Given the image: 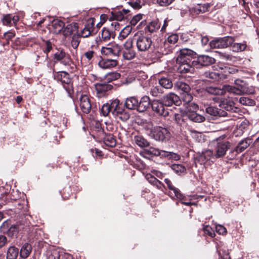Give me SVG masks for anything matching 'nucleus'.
<instances>
[{
  "mask_svg": "<svg viewBox=\"0 0 259 259\" xmlns=\"http://www.w3.org/2000/svg\"><path fill=\"white\" fill-rule=\"evenodd\" d=\"M149 136L156 141L165 142L170 139L171 134L167 128L156 126L151 130Z\"/></svg>",
  "mask_w": 259,
  "mask_h": 259,
  "instance_id": "nucleus-1",
  "label": "nucleus"
},
{
  "mask_svg": "<svg viewBox=\"0 0 259 259\" xmlns=\"http://www.w3.org/2000/svg\"><path fill=\"white\" fill-rule=\"evenodd\" d=\"M111 113L117 116L122 121H126L130 117V115L122 107V105L120 104L119 100L115 99L110 101L109 103Z\"/></svg>",
  "mask_w": 259,
  "mask_h": 259,
  "instance_id": "nucleus-2",
  "label": "nucleus"
},
{
  "mask_svg": "<svg viewBox=\"0 0 259 259\" xmlns=\"http://www.w3.org/2000/svg\"><path fill=\"white\" fill-rule=\"evenodd\" d=\"M136 44L139 52H145L148 51L152 46V41L150 37L142 34L135 35Z\"/></svg>",
  "mask_w": 259,
  "mask_h": 259,
  "instance_id": "nucleus-3",
  "label": "nucleus"
},
{
  "mask_svg": "<svg viewBox=\"0 0 259 259\" xmlns=\"http://www.w3.org/2000/svg\"><path fill=\"white\" fill-rule=\"evenodd\" d=\"M220 108L210 106L205 109L206 113L212 117L227 116V101L224 100L219 104Z\"/></svg>",
  "mask_w": 259,
  "mask_h": 259,
  "instance_id": "nucleus-4",
  "label": "nucleus"
},
{
  "mask_svg": "<svg viewBox=\"0 0 259 259\" xmlns=\"http://www.w3.org/2000/svg\"><path fill=\"white\" fill-rule=\"evenodd\" d=\"M55 78L61 82L66 91L70 94L72 90V85L69 74L65 71L59 72L55 75Z\"/></svg>",
  "mask_w": 259,
  "mask_h": 259,
  "instance_id": "nucleus-5",
  "label": "nucleus"
},
{
  "mask_svg": "<svg viewBox=\"0 0 259 259\" xmlns=\"http://www.w3.org/2000/svg\"><path fill=\"white\" fill-rule=\"evenodd\" d=\"M120 52V46L116 44H108L106 47H102L101 50V54L107 56L118 57Z\"/></svg>",
  "mask_w": 259,
  "mask_h": 259,
  "instance_id": "nucleus-6",
  "label": "nucleus"
},
{
  "mask_svg": "<svg viewBox=\"0 0 259 259\" xmlns=\"http://www.w3.org/2000/svg\"><path fill=\"white\" fill-rule=\"evenodd\" d=\"M152 110L160 116L165 117L168 115V110L162 100H154L151 103Z\"/></svg>",
  "mask_w": 259,
  "mask_h": 259,
  "instance_id": "nucleus-7",
  "label": "nucleus"
},
{
  "mask_svg": "<svg viewBox=\"0 0 259 259\" xmlns=\"http://www.w3.org/2000/svg\"><path fill=\"white\" fill-rule=\"evenodd\" d=\"M215 62V59L207 55H200L197 59L192 61V64L195 67L199 68L202 66H207Z\"/></svg>",
  "mask_w": 259,
  "mask_h": 259,
  "instance_id": "nucleus-8",
  "label": "nucleus"
},
{
  "mask_svg": "<svg viewBox=\"0 0 259 259\" xmlns=\"http://www.w3.org/2000/svg\"><path fill=\"white\" fill-rule=\"evenodd\" d=\"M195 56L196 53L193 50L188 48H183L180 50L176 61H179L181 63L184 61L188 62L193 61L192 59L194 58Z\"/></svg>",
  "mask_w": 259,
  "mask_h": 259,
  "instance_id": "nucleus-9",
  "label": "nucleus"
},
{
  "mask_svg": "<svg viewBox=\"0 0 259 259\" xmlns=\"http://www.w3.org/2000/svg\"><path fill=\"white\" fill-rule=\"evenodd\" d=\"M218 146L215 155L217 158L224 156L227 150V139L225 135H223L217 139Z\"/></svg>",
  "mask_w": 259,
  "mask_h": 259,
  "instance_id": "nucleus-10",
  "label": "nucleus"
},
{
  "mask_svg": "<svg viewBox=\"0 0 259 259\" xmlns=\"http://www.w3.org/2000/svg\"><path fill=\"white\" fill-rule=\"evenodd\" d=\"M215 155L213 154V152L210 150H207L201 153H199L197 160L200 164H206L208 163V164H210V162H213V160L216 158Z\"/></svg>",
  "mask_w": 259,
  "mask_h": 259,
  "instance_id": "nucleus-11",
  "label": "nucleus"
},
{
  "mask_svg": "<svg viewBox=\"0 0 259 259\" xmlns=\"http://www.w3.org/2000/svg\"><path fill=\"white\" fill-rule=\"evenodd\" d=\"M179 39V36L177 34H172L169 35L166 40H165L163 44L164 48V52L161 51V53L162 54H167L172 52L174 47L170 46V45H174L176 44Z\"/></svg>",
  "mask_w": 259,
  "mask_h": 259,
  "instance_id": "nucleus-12",
  "label": "nucleus"
},
{
  "mask_svg": "<svg viewBox=\"0 0 259 259\" xmlns=\"http://www.w3.org/2000/svg\"><path fill=\"white\" fill-rule=\"evenodd\" d=\"M165 106L169 107L173 104L179 105L181 102L180 98L174 93H169L164 96L162 99Z\"/></svg>",
  "mask_w": 259,
  "mask_h": 259,
  "instance_id": "nucleus-13",
  "label": "nucleus"
},
{
  "mask_svg": "<svg viewBox=\"0 0 259 259\" xmlns=\"http://www.w3.org/2000/svg\"><path fill=\"white\" fill-rule=\"evenodd\" d=\"M111 84L103 83H97L95 84V88L96 91V95L98 98L104 97L107 92L111 90L112 88Z\"/></svg>",
  "mask_w": 259,
  "mask_h": 259,
  "instance_id": "nucleus-14",
  "label": "nucleus"
},
{
  "mask_svg": "<svg viewBox=\"0 0 259 259\" xmlns=\"http://www.w3.org/2000/svg\"><path fill=\"white\" fill-rule=\"evenodd\" d=\"M178 65L177 70L180 73H186L188 72H192L194 71V66L192 64V61H182L181 63L179 61H176Z\"/></svg>",
  "mask_w": 259,
  "mask_h": 259,
  "instance_id": "nucleus-15",
  "label": "nucleus"
},
{
  "mask_svg": "<svg viewBox=\"0 0 259 259\" xmlns=\"http://www.w3.org/2000/svg\"><path fill=\"white\" fill-rule=\"evenodd\" d=\"M80 108L84 113H89L91 109L90 100L87 95H81L79 98Z\"/></svg>",
  "mask_w": 259,
  "mask_h": 259,
  "instance_id": "nucleus-16",
  "label": "nucleus"
},
{
  "mask_svg": "<svg viewBox=\"0 0 259 259\" xmlns=\"http://www.w3.org/2000/svg\"><path fill=\"white\" fill-rule=\"evenodd\" d=\"M164 182L166 184L168 188L170 190L169 196L172 198L176 197V198L182 200L183 198L182 194L180 193L178 189L172 186L170 180L168 179H165Z\"/></svg>",
  "mask_w": 259,
  "mask_h": 259,
  "instance_id": "nucleus-17",
  "label": "nucleus"
},
{
  "mask_svg": "<svg viewBox=\"0 0 259 259\" xmlns=\"http://www.w3.org/2000/svg\"><path fill=\"white\" fill-rule=\"evenodd\" d=\"M9 222L8 221L4 222L1 226L2 231H7L8 235L10 237L16 235L19 230V226L17 225H12L9 228Z\"/></svg>",
  "mask_w": 259,
  "mask_h": 259,
  "instance_id": "nucleus-18",
  "label": "nucleus"
},
{
  "mask_svg": "<svg viewBox=\"0 0 259 259\" xmlns=\"http://www.w3.org/2000/svg\"><path fill=\"white\" fill-rule=\"evenodd\" d=\"M117 63L116 59H102L98 62V65L102 69H111L117 66Z\"/></svg>",
  "mask_w": 259,
  "mask_h": 259,
  "instance_id": "nucleus-19",
  "label": "nucleus"
},
{
  "mask_svg": "<svg viewBox=\"0 0 259 259\" xmlns=\"http://www.w3.org/2000/svg\"><path fill=\"white\" fill-rule=\"evenodd\" d=\"M234 38L231 36H228V47L230 46L232 51L235 52H238L244 51L246 48V45L245 44L240 43H234Z\"/></svg>",
  "mask_w": 259,
  "mask_h": 259,
  "instance_id": "nucleus-20",
  "label": "nucleus"
},
{
  "mask_svg": "<svg viewBox=\"0 0 259 259\" xmlns=\"http://www.w3.org/2000/svg\"><path fill=\"white\" fill-rule=\"evenodd\" d=\"M150 105V100L148 96H144L138 101L137 111L143 112L149 108Z\"/></svg>",
  "mask_w": 259,
  "mask_h": 259,
  "instance_id": "nucleus-21",
  "label": "nucleus"
},
{
  "mask_svg": "<svg viewBox=\"0 0 259 259\" xmlns=\"http://www.w3.org/2000/svg\"><path fill=\"white\" fill-rule=\"evenodd\" d=\"M64 27V23L61 20L55 19L52 22L50 30L54 34L60 33Z\"/></svg>",
  "mask_w": 259,
  "mask_h": 259,
  "instance_id": "nucleus-22",
  "label": "nucleus"
},
{
  "mask_svg": "<svg viewBox=\"0 0 259 259\" xmlns=\"http://www.w3.org/2000/svg\"><path fill=\"white\" fill-rule=\"evenodd\" d=\"M242 81L240 80H236L235 81V84L236 87L228 85V92H229L230 94L232 93L235 95H241L243 94V91L242 90L243 87L240 84L241 83Z\"/></svg>",
  "mask_w": 259,
  "mask_h": 259,
  "instance_id": "nucleus-23",
  "label": "nucleus"
},
{
  "mask_svg": "<svg viewBox=\"0 0 259 259\" xmlns=\"http://www.w3.org/2000/svg\"><path fill=\"white\" fill-rule=\"evenodd\" d=\"M209 46L212 49H222L227 47V38L226 37L212 40Z\"/></svg>",
  "mask_w": 259,
  "mask_h": 259,
  "instance_id": "nucleus-24",
  "label": "nucleus"
},
{
  "mask_svg": "<svg viewBox=\"0 0 259 259\" xmlns=\"http://www.w3.org/2000/svg\"><path fill=\"white\" fill-rule=\"evenodd\" d=\"M138 100L135 97L127 98L125 102V106L129 109L137 110Z\"/></svg>",
  "mask_w": 259,
  "mask_h": 259,
  "instance_id": "nucleus-25",
  "label": "nucleus"
},
{
  "mask_svg": "<svg viewBox=\"0 0 259 259\" xmlns=\"http://www.w3.org/2000/svg\"><path fill=\"white\" fill-rule=\"evenodd\" d=\"M252 143L251 139H245L239 143L236 148V151L237 152H241L246 149Z\"/></svg>",
  "mask_w": 259,
  "mask_h": 259,
  "instance_id": "nucleus-26",
  "label": "nucleus"
},
{
  "mask_svg": "<svg viewBox=\"0 0 259 259\" xmlns=\"http://www.w3.org/2000/svg\"><path fill=\"white\" fill-rule=\"evenodd\" d=\"M184 109L182 114H187L188 112L192 113L196 112L198 109V106L194 102H191L187 104H184Z\"/></svg>",
  "mask_w": 259,
  "mask_h": 259,
  "instance_id": "nucleus-27",
  "label": "nucleus"
},
{
  "mask_svg": "<svg viewBox=\"0 0 259 259\" xmlns=\"http://www.w3.org/2000/svg\"><path fill=\"white\" fill-rule=\"evenodd\" d=\"M206 91L210 94L214 95H223L226 93V86L224 85L222 89L215 87H209L206 88Z\"/></svg>",
  "mask_w": 259,
  "mask_h": 259,
  "instance_id": "nucleus-28",
  "label": "nucleus"
},
{
  "mask_svg": "<svg viewBox=\"0 0 259 259\" xmlns=\"http://www.w3.org/2000/svg\"><path fill=\"white\" fill-rule=\"evenodd\" d=\"M32 251V247L30 244L25 243L20 251V255L21 257H27Z\"/></svg>",
  "mask_w": 259,
  "mask_h": 259,
  "instance_id": "nucleus-29",
  "label": "nucleus"
},
{
  "mask_svg": "<svg viewBox=\"0 0 259 259\" xmlns=\"http://www.w3.org/2000/svg\"><path fill=\"white\" fill-rule=\"evenodd\" d=\"M186 116L188 117V118L196 122H201L204 120L205 118L197 113L196 112H193L192 113L188 112V114H186Z\"/></svg>",
  "mask_w": 259,
  "mask_h": 259,
  "instance_id": "nucleus-30",
  "label": "nucleus"
},
{
  "mask_svg": "<svg viewBox=\"0 0 259 259\" xmlns=\"http://www.w3.org/2000/svg\"><path fill=\"white\" fill-rule=\"evenodd\" d=\"M19 253V250L16 247L10 246L7 252V259H16Z\"/></svg>",
  "mask_w": 259,
  "mask_h": 259,
  "instance_id": "nucleus-31",
  "label": "nucleus"
},
{
  "mask_svg": "<svg viewBox=\"0 0 259 259\" xmlns=\"http://www.w3.org/2000/svg\"><path fill=\"white\" fill-rule=\"evenodd\" d=\"M146 178L150 183L155 186L159 189H162V187H163V185L161 182L150 174H147L146 176Z\"/></svg>",
  "mask_w": 259,
  "mask_h": 259,
  "instance_id": "nucleus-32",
  "label": "nucleus"
},
{
  "mask_svg": "<svg viewBox=\"0 0 259 259\" xmlns=\"http://www.w3.org/2000/svg\"><path fill=\"white\" fill-rule=\"evenodd\" d=\"M175 87L178 90L182 91L183 93L190 92L191 90L188 84L182 81H177L175 84Z\"/></svg>",
  "mask_w": 259,
  "mask_h": 259,
  "instance_id": "nucleus-33",
  "label": "nucleus"
},
{
  "mask_svg": "<svg viewBox=\"0 0 259 259\" xmlns=\"http://www.w3.org/2000/svg\"><path fill=\"white\" fill-rule=\"evenodd\" d=\"M104 142L106 145L111 147H114L116 143L114 136L111 134L105 135L104 138Z\"/></svg>",
  "mask_w": 259,
  "mask_h": 259,
  "instance_id": "nucleus-34",
  "label": "nucleus"
},
{
  "mask_svg": "<svg viewBox=\"0 0 259 259\" xmlns=\"http://www.w3.org/2000/svg\"><path fill=\"white\" fill-rule=\"evenodd\" d=\"M122 56L124 59L130 60L134 59L136 56V52L134 49L123 50Z\"/></svg>",
  "mask_w": 259,
  "mask_h": 259,
  "instance_id": "nucleus-35",
  "label": "nucleus"
},
{
  "mask_svg": "<svg viewBox=\"0 0 259 259\" xmlns=\"http://www.w3.org/2000/svg\"><path fill=\"white\" fill-rule=\"evenodd\" d=\"M209 5L208 4H205L203 5H197L193 8V10L196 14H199L201 13H204L208 11Z\"/></svg>",
  "mask_w": 259,
  "mask_h": 259,
  "instance_id": "nucleus-36",
  "label": "nucleus"
},
{
  "mask_svg": "<svg viewBox=\"0 0 259 259\" xmlns=\"http://www.w3.org/2000/svg\"><path fill=\"white\" fill-rule=\"evenodd\" d=\"M160 85L165 89H170L173 84L171 80L167 77H162L159 80Z\"/></svg>",
  "mask_w": 259,
  "mask_h": 259,
  "instance_id": "nucleus-37",
  "label": "nucleus"
},
{
  "mask_svg": "<svg viewBox=\"0 0 259 259\" xmlns=\"http://www.w3.org/2000/svg\"><path fill=\"white\" fill-rule=\"evenodd\" d=\"M132 27L131 26L127 25L125 26L120 32L119 35V38L120 40H122L125 38L132 31Z\"/></svg>",
  "mask_w": 259,
  "mask_h": 259,
  "instance_id": "nucleus-38",
  "label": "nucleus"
},
{
  "mask_svg": "<svg viewBox=\"0 0 259 259\" xmlns=\"http://www.w3.org/2000/svg\"><path fill=\"white\" fill-rule=\"evenodd\" d=\"M135 142L139 147H144L149 145V142L143 137L141 136H136L134 138Z\"/></svg>",
  "mask_w": 259,
  "mask_h": 259,
  "instance_id": "nucleus-39",
  "label": "nucleus"
},
{
  "mask_svg": "<svg viewBox=\"0 0 259 259\" xmlns=\"http://www.w3.org/2000/svg\"><path fill=\"white\" fill-rule=\"evenodd\" d=\"M100 41H106L109 40L111 38V32L109 29L103 28L102 30L101 35L99 36Z\"/></svg>",
  "mask_w": 259,
  "mask_h": 259,
  "instance_id": "nucleus-40",
  "label": "nucleus"
},
{
  "mask_svg": "<svg viewBox=\"0 0 259 259\" xmlns=\"http://www.w3.org/2000/svg\"><path fill=\"white\" fill-rule=\"evenodd\" d=\"M162 93L163 91L162 89L158 86L153 87L150 91V95L154 97H160L162 95Z\"/></svg>",
  "mask_w": 259,
  "mask_h": 259,
  "instance_id": "nucleus-41",
  "label": "nucleus"
},
{
  "mask_svg": "<svg viewBox=\"0 0 259 259\" xmlns=\"http://www.w3.org/2000/svg\"><path fill=\"white\" fill-rule=\"evenodd\" d=\"M120 77V74L116 72H112L107 74L105 76V79L108 82H111L118 79Z\"/></svg>",
  "mask_w": 259,
  "mask_h": 259,
  "instance_id": "nucleus-42",
  "label": "nucleus"
},
{
  "mask_svg": "<svg viewBox=\"0 0 259 259\" xmlns=\"http://www.w3.org/2000/svg\"><path fill=\"white\" fill-rule=\"evenodd\" d=\"M160 27V25L157 21H153L149 23L146 28L149 32L152 33Z\"/></svg>",
  "mask_w": 259,
  "mask_h": 259,
  "instance_id": "nucleus-43",
  "label": "nucleus"
},
{
  "mask_svg": "<svg viewBox=\"0 0 259 259\" xmlns=\"http://www.w3.org/2000/svg\"><path fill=\"white\" fill-rule=\"evenodd\" d=\"M181 98L183 101L184 104H187L192 102L193 97L190 92L182 93Z\"/></svg>",
  "mask_w": 259,
  "mask_h": 259,
  "instance_id": "nucleus-44",
  "label": "nucleus"
},
{
  "mask_svg": "<svg viewBox=\"0 0 259 259\" xmlns=\"http://www.w3.org/2000/svg\"><path fill=\"white\" fill-rule=\"evenodd\" d=\"M76 24H68L65 30H64V34L65 35H70L76 30Z\"/></svg>",
  "mask_w": 259,
  "mask_h": 259,
  "instance_id": "nucleus-45",
  "label": "nucleus"
},
{
  "mask_svg": "<svg viewBox=\"0 0 259 259\" xmlns=\"http://www.w3.org/2000/svg\"><path fill=\"white\" fill-rule=\"evenodd\" d=\"M63 51H59L54 54V59L56 61H61L68 55Z\"/></svg>",
  "mask_w": 259,
  "mask_h": 259,
  "instance_id": "nucleus-46",
  "label": "nucleus"
},
{
  "mask_svg": "<svg viewBox=\"0 0 259 259\" xmlns=\"http://www.w3.org/2000/svg\"><path fill=\"white\" fill-rule=\"evenodd\" d=\"M239 102L244 105L252 106L254 105V101L247 97H242L239 99Z\"/></svg>",
  "mask_w": 259,
  "mask_h": 259,
  "instance_id": "nucleus-47",
  "label": "nucleus"
},
{
  "mask_svg": "<svg viewBox=\"0 0 259 259\" xmlns=\"http://www.w3.org/2000/svg\"><path fill=\"white\" fill-rule=\"evenodd\" d=\"M80 35L74 34L71 40V45L72 47L74 49H76L80 42Z\"/></svg>",
  "mask_w": 259,
  "mask_h": 259,
  "instance_id": "nucleus-48",
  "label": "nucleus"
},
{
  "mask_svg": "<svg viewBox=\"0 0 259 259\" xmlns=\"http://www.w3.org/2000/svg\"><path fill=\"white\" fill-rule=\"evenodd\" d=\"M171 168L178 174L183 173L186 170L185 167L181 164H173L171 166Z\"/></svg>",
  "mask_w": 259,
  "mask_h": 259,
  "instance_id": "nucleus-49",
  "label": "nucleus"
},
{
  "mask_svg": "<svg viewBox=\"0 0 259 259\" xmlns=\"http://www.w3.org/2000/svg\"><path fill=\"white\" fill-rule=\"evenodd\" d=\"M102 113L104 116H107L110 113H111V110L109 103L103 105L102 108Z\"/></svg>",
  "mask_w": 259,
  "mask_h": 259,
  "instance_id": "nucleus-50",
  "label": "nucleus"
},
{
  "mask_svg": "<svg viewBox=\"0 0 259 259\" xmlns=\"http://www.w3.org/2000/svg\"><path fill=\"white\" fill-rule=\"evenodd\" d=\"M204 75L205 77L213 80H216L219 78V74L213 72L206 71L204 73Z\"/></svg>",
  "mask_w": 259,
  "mask_h": 259,
  "instance_id": "nucleus-51",
  "label": "nucleus"
},
{
  "mask_svg": "<svg viewBox=\"0 0 259 259\" xmlns=\"http://www.w3.org/2000/svg\"><path fill=\"white\" fill-rule=\"evenodd\" d=\"M3 23L4 25L10 26L12 23V16L10 14L6 15L2 19Z\"/></svg>",
  "mask_w": 259,
  "mask_h": 259,
  "instance_id": "nucleus-52",
  "label": "nucleus"
},
{
  "mask_svg": "<svg viewBox=\"0 0 259 259\" xmlns=\"http://www.w3.org/2000/svg\"><path fill=\"white\" fill-rule=\"evenodd\" d=\"M203 230L204 233L207 234L211 237H213L215 236V233L210 226L206 225L203 228Z\"/></svg>",
  "mask_w": 259,
  "mask_h": 259,
  "instance_id": "nucleus-53",
  "label": "nucleus"
},
{
  "mask_svg": "<svg viewBox=\"0 0 259 259\" xmlns=\"http://www.w3.org/2000/svg\"><path fill=\"white\" fill-rule=\"evenodd\" d=\"M183 112V110H181V114H175V119L176 121L180 124H182V122H184V119L183 116H186V114H182Z\"/></svg>",
  "mask_w": 259,
  "mask_h": 259,
  "instance_id": "nucleus-54",
  "label": "nucleus"
},
{
  "mask_svg": "<svg viewBox=\"0 0 259 259\" xmlns=\"http://www.w3.org/2000/svg\"><path fill=\"white\" fill-rule=\"evenodd\" d=\"M142 19V15L141 14H138L134 16L130 22L131 25L135 26Z\"/></svg>",
  "mask_w": 259,
  "mask_h": 259,
  "instance_id": "nucleus-55",
  "label": "nucleus"
},
{
  "mask_svg": "<svg viewBox=\"0 0 259 259\" xmlns=\"http://www.w3.org/2000/svg\"><path fill=\"white\" fill-rule=\"evenodd\" d=\"M216 232L219 234L225 235L227 232L226 228L221 225H217L215 226Z\"/></svg>",
  "mask_w": 259,
  "mask_h": 259,
  "instance_id": "nucleus-56",
  "label": "nucleus"
},
{
  "mask_svg": "<svg viewBox=\"0 0 259 259\" xmlns=\"http://www.w3.org/2000/svg\"><path fill=\"white\" fill-rule=\"evenodd\" d=\"M133 49V40L132 38L127 39L123 44V50Z\"/></svg>",
  "mask_w": 259,
  "mask_h": 259,
  "instance_id": "nucleus-57",
  "label": "nucleus"
},
{
  "mask_svg": "<svg viewBox=\"0 0 259 259\" xmlns=\"http://www.w3.org/2000/svg\"><path fill=\"white\" fill-rule=\"evenodd\" d=\"M228 111H229V113H228V116L232 117L233 115H231L232 113L233 112H236L237 110H238V108H233L231 104H230V102H228Z\"/></svg>",
  "mask_w": 259,
  "mask_h": 259,
  "instance_id": "nucleus-58",
  "label": "nucleus"
},
{
  "mask_svg": "<svg viewBox=\"0 0 259 259\" xmlns=\"http://www.w3.org/2000/svg\"><path fill=\"white\" fill-rule=\"evenodd\" d=\"M147 152L148 153L154 156H159L160 154V150L153 147H150L147 150Z\"/></svg>",
  "mask_w": 259,
  "mask_h": 259,
  "instance_id": "nucleus-59",
  "label": "nucleus"
},
{
  "mask_svg": "<svg viewBox=\"0 0 259 259\" xmlns=\"http://www.w3.org/2000/svg\"><path fill=\"white\" fill-rule=\"evenodd\" d=\"M168 159L174 160H178L180 159V156L177 153L169 152Z\"/></svg>",
  "mask_w": 259,
  "mask_h": 259,
  "instance_id": "nucleus-60",
  "label": "nucleus"
},
{
  "mask_svg": "<svg viewBox=\"0 0 259 259\" xmlns=\"http://www.w3.org/2000/svg\"><path fill=\"white\" fill-rule=\"evenodd\" d=\"M174 0H157V3L161 6H166L171 4Z\"/></svg>",
  "mask_w": 259,
  "mask_h": 259,
  "instance_id": "nucleus-61",
  "label": "nucleus"
},
{
  "mask_svg": "<svg viewBox=\"0 0 259 259\" xmlns=\"http://www.w3.org/2000/svg\"><path fill=\"white\" fill-rule=\"evenodd\" d=\"M92 32L91 30L84 28L80 32V36L82 37H87L91 35Z\"/></svg>",
  "mask_w": 259,
  "mask_h": 259,
  "instance_id": "nucleus-62",
  "label": "nucleus"
},
{
  "mask_svg": "<svg viewBox=\"0 0 259 259\" xmlns=\"http://www.w3.org/2000/svg\"><path fill=\"white\" fill-rule=\"evenodd\" d=\"M61 63H62L63 65L65 66H69L71 65V60L70 58V56L69 55H68L63 60H62L61 61Z\"/></svg>",
  "mask_w": 259,
  "mask_h": 259,
  "instance_id": "nucleus-63",
  "label": "nucleus"
},
{
  "mask_svg": "<svg viewBox=\"0 0 259 259\" xmlns=\"http://www.w3.org/2000/svg\"><path fill=\"white\" fill-rule=\"evenodd\" d=\"M248 127V122L246 121H243L241 122L239 126L238 125V127L240 129H241L244 132L246 130Z\"/></svg>",
  "mask_w": 259,
  "mask_h": 259,
  "instance_id": "nucleus-64",
  "label": "nucleus"
}]
</instances>
